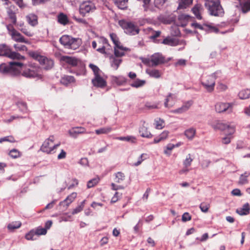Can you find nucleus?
Segmentation results:
<instances>
[{
	"mask_svg": "<svg viewBox=\"0 0 250 250\" xmlns=\"http://www.w3.org/2000/svg\"><path fill=\"white\" fill-rule=\"evenodd\" d=\"M23 64L18 62H11L7 65L2 63L0 65V72L4 74L16 76L19 74Z\"/></svg>",
	"mask_w": 250,
	"mask_h": 250,
	"instance_id": "obj_1",
	"label": "nucleus"
},
{
	"mask_svg": "<svg viewBox=\"0 0 250 250\" xmlns=\"http://www.w3.org/2000/svg\"><path fill=\"white\" fill-rule=\"evenodd\" d=\"M59 41L65 48L73 50L78 48L82 44V40L80 38H74L67 35L62 36Z\"/></svg>",
	"mask_w": 250,
	"mask_h": 250,
	"instance_id": "obj_2",
	"label": "nucleus"
},
{
	"mask_svg": "<svg viewBox=\"0 0 250 250\" xmlns=\"http://www.w3.org/2000/svg\"><path fill=\"white\" fill-rule=\"evenodd\" d=\"M205 5L210 15L214 16L223 15V9L220 5L219 0H206Z\"/></svg>",
	"mask_w": 250,
	"mask_h": 250,
	"instance_id": "obj_3",
	"label": "nucleus"
},
{
	"mask_svg": "<svg viewBox=\"0 0 250 250\" xmlns=\"http://www.w3.org/2000/svg\"><path fill=\"white\" fill-rule=\"evenodd\" d=\"M0 56H6L19 61L25 59L24 56L16 52L11 51L9 47L4 44H0Z\"/></svg>",
	"mask_w": 250,
	"mask_h": 250,
	"instance_id": "obj_4",
	"label": "nucleus"
},
{
	"mask_svg": "<svg viewBox=\"0 0 250 250\" xmlns=\"http://www.w3.org/2000/svg\"><path fill=\"white\" fill-rule=\"evenodd\" d=\"M55 140L54 136L52 135L46 139L43 143L41 147V150L47 154H51L54 153V150L60 146L61 143H59L57 144H54Z\"/></svg>",
	"mask_w": 250,
	"mask_h": 250,
	"instance_id": "obj_5",
	"label": "nucleus"
},
{
	"mask_svg": "<svg viewBox=\"0 0 250 250\" xmlns=\"http://www.w3.org/2000/svg\"><path fill=\"white\" fill-rule=\"evenodd\" d=\"M218 72L205 77L202 81L201 83L208 92H212L214 89L215 80L217 78Z\"/></svg>",
	"mask_w": 250,
	"mask_h": 250,
	"instance_id": "obj_6",
	"label": "nucleus"
},
{
	"mask_svg": "<svg viewBox=\"0 0 250 250\" xmlns=\"http://www.w3.org/2000/svg\"><path fill=\"white\" fill-rule=\"evenodd\" d=\"M119 24L127 34L134 35L139 33V28L133 22L121 20L119 21Z\"/></svg>",
	"mask_w": 250,
	"mask_h": 250,
	"instance_id": "obj_7",
	"label": "nucleus"
},
{
	"mask_svg": "<svg viewBox=\"0 0 250 250\" xmlns=\"http://www.w3.org/2000/svg\"><path fill=\"white\" fill-rule=\"evenodd\" d=\"M144 63L148 64L150 66L155 67L165 62V57L162 54L156 53L153 54L150 59H145Z\"/></svg>",
	"mask_w": 250,
	"mask_h": 250,
	"instance_id": "obj_8",
	"label": "nucleus"
},
{
	"mask_svg": "<svg viewBox=\"0 0 250 250\" xmlns=\"http://www.w3.org/2000/svg\"><path fill=\"white\" fill-rule=\"evenodd\" d=\"M41 69L38 66L31 65L30 67L25 69L22 73V75L28 78H40Z\"/></svg>",
	"mask_w": 250,
	"mask_h": 250,
	"instance_id": "obj_9",
	"label": "nucleus"
},
{
	"mask_svg": "<svg viewBox=\"0 0 250 250\" xmlns=\"http://www.w3.org/2000/svg\"><path fill=\"white\" fill-rule=\"evenodd\" d=\"M96 9L94 4L91 1H85L81 3L79 6L80 14L83 17L86 14L93 12Z\"/></svg>",
	"mask_w": 250,
	"mask_h": 250,
	"instance_id": "obj_10",
	"label": "nucleus"
},
{
	"mask_svg": "<svg viewBox=\"0 0 250 250\" xmlns=\"http://www.w3.org/2000/svg\"><path fill=\"white\" fill-rule=\"evenodd\" d=\"M212 127L215 130H229V135H231L235 132V126L229 124H225L221 121H217L212 125Z\"/></svg>",
	"mask_w": 250,
	"mask_h": 250,
	"instance_id": "obj_11",
	"label": "nucleus"
},
{
	"mask_svg": "<svg viewBox=\"0 0 250 250\" xmlns=\"http://www.w3.org/2000/svg\"><path fill=\"white\" fill-rule=\"evenodd\" d=\"M234 105V103L219 102L215 104V108L216 111L218 113H223L226 111H228L229 113H231Z\"/></svg>",
	"mask_w": 250,
	"mask_h": 250,
	"instance_id": "obj_12",
	"label": "nucleus"
},
{
	"mask_svg": "<svg viewBox=\"0 0 250 250\" xmlns=\"http://www.w3.org/2000/svg\"><path fill=\"white\" fill-rule=\"evenodd\" d=\"M60 60L64 64H66L71 67L77 66L80 62V60L78 58L68 56H62L60 58Z\"/></svg>",
	"mask_w": 250,
	"mask_h": 250,
	"instance_id": "obj_13",
	"label": "nucleus"
},
{
	"mask_svg": "<svg viewBox=\"0 0 250 250\" xmlns=\"http://www.w3.org/2000/svg\"><path fill=\"white\" fill-rule=\"evenodd\" d=\"M92 83L94 86L100 88L105 87L106 83V81L100 75L95 76L92 80Z\"/></svg>",
	"mask_w": 250,
	"mask_h": 250,
	"instance_id": "obj_14",
	"label": "nucleus"
},
{
	"mask_svg": "<svg viewBox=\"0 0 250 250\" xmlns=\"http://www.w3.org/2000/svg\"><path fill=\"white\" fill-rule=\"evenodd\" d=\"M192 104L193 102L192 101H188L185 103L181 107L172 111V112L178 114L183 113L188 110Z\"/></svg>",
	"mask_w": 250,
	"mask_h": 250,
	"instance_id": "obj_15",
	"label": "nucleus"
},
{
	"mask_svg": "<svg viewBox=\"0 0 250 250\" xmlns=\"http://www.w3.org/2000/svg\"><path fill=\"white\" fill-rule=\"evenodd\" d=\"M176 100V96L175 94L169 93L167 97L165 102V106L169 108L172 107Z\"/></svg>",
	"mask_w": 250,
	"mask_h": 250,
	"instance_id": "obj_16",
	"label": "nucleus"
},
{
	"mask_svg": "<svg viewBox=\"0 0 250 250\" xmlns=\"http://www.w3.org/2000/svg\"><path fill=\"white\" fill-rule=\"evenodd\" d=\"M85 133V129L83 127L73 128L68 131L69 135L74 138L77 137L78 135Z\"/></svg>",
	"mask_w": 250,
	"mask_h": 250,
	"instance_id": "obj_17",
	"label": "nucleus"
},
{
	"mask_svg": "<svg viewBox=\"0 0 250 250\" xmlns=\"http://www.w3.org/2000/svg\"><path fill=\"white\" fill-rule=\"evenodd\" d=\"M40 63L43 65V68L46 70L52 68L54 65L53 61L51 59H48L44 56L43 57Z\"/></svg>",
	"mask_w": 250,
	"mask_h": 250,
	"instance_id": "obj_18",
	"label": "nucleus"
},
{
	"mask_svg": "<svg viewBox=\"0 0 250 250\" xmlns=\"http://www.w3.org/2000/svg\"><path fill=\"white\" fill-rule=\"evenodd\" d=\"M12 39L17 42H24L27 43L28 41L26 40L19 32L17 30L11 36Z\"/></svg>",
	"mask_w": 250,
	"mask_h": 250,
	"instance_id": "obj_19",
	"label": "nucleus"
},
{
	"mask_svg": "<svg viewBox=\"0 0 250 250\" xmlns=\"http://www.w3.org/2000/svg\"><path fill=\"white\" fill-rule=\"evenodd\" d=\"M145 124V122L144 121V124L142 126L139 128V133L140 135L142 137L150 138L152 137V135L151 133L148 131L147 127L144 125Z\"/></svg>",
	"mask_w": 250,
	"mask_h": 250,
	"instance_id": "obj_20",
	"label": "nucleus"
},
{
	"mask_svg": "<svg viewBox=\"0 0 250 250\" xmlns=\"http://www.w3.org/2000/svg\"><path fill=\"white\" fill-rule=\"evenodd\" d=\"M250 205L249 203L245 204L242 207L237 208L236 212L240 215H245L250 213Z\"/></svg>",
	"mask_w": 250,
	"mask_h": 250,
	"instance_id": "obj_21",
	"label": "nucleus"
},
{
	"mask_svg": "<svg viewBox=\"0 0 250 250\" xmlns=\"http://www.w3.org/2000/svg\"><path fill=\"white\" fill-rule=\"evenodd\" d=\"M202 10V7L201 5L199 4H196L192 9V12L198 20L202 19V16L201 15V11Z\"/></svg>",
	"mask_w": 250,
	"mask_h": 250,
	"instance_id": "obj_22",
	"label": "nucleus"
},
{
	"mask_svg": "<svg viewBox=\"0 0 250 250\" xmlns=\"http://www.w3.org/2000/svg\"><path fill=\"white\" fill-rule=\"evenodd\" d=\"M27 21L29 24L34 26L38 23V18L35 14H29L26 16Z\"/></svg>",
	"mask_w": 250,
	"mask_h": 250,
	"instance_id": "obj_23",
	"label": "nucleus"
},
{
	"mask_svg": "<svg viewBox=\"0 0 250 250\" xmlns=\"http://www.w3.org/2000/svg\"><path fill=\"white\" fill-rule=\"evenodd\" d=\"M60 82L62 84L68 85L69 84L74 82L75 79L74 77L71 76H64L61 78Z\"/></svg>",
	"mask_w": 250,
	"mask_h": 250,
	"instance_id": "obj_24",
	"label": "nucleus"
},
{
	"mask_svg": "<svg viewBox=\"0 0 250 250\" xmlns=\"http://www.w3.org/2000/svg\"><path fill=\"white\" fill-rule=\"evenodd\" d=\"M146 73L149 75V76L156 79L159 78L161 76L160 71L157 69H147L146 70Z\"/></svg>",
	"mask_w": 250,
	"mask_h": 250,
	"instance_id": "obj_25",
	"label": "nucleus"
},
{
	"mask_svg": "<svg viewBox=\"0 0 250 250\" xmlns=\"http://www.w3.org/2000/svg\"><path fill=\"white\" fill-rule=\"evenodd\" d=\"M58 21L60 23L63 25H65L68 23V20L67 16L62 13H60L58 16Z\"/></svg>",
	"mask_w": 250,
	"mask_h": 250,
	"instance_id": "obj_26",
	"label": "nucleus"
},
{
	"mask_svg": "<svg viewBox=\"0 0 250 250\" xmlns=\"http://www.w3.org/2000/svg\"><path fill=\"white\" fill-rule=\"evenodd\" d=\"M122 62L120 59H117L115 57L112 56L110 58V62L111 66L115 70H117Z\"/></svg>",
	"mask_w": 250,
	"mask_h": 250,
	"instance_id": "obj_27",
	"label": "nucleus"
},
{
	"mask_svg": "<svg viewBox=\"0 0 250 250\" xmlns=\"http://www.w3.org/2000/svg\"><path fill=\"white\" fill-rule=\"evenodd\" d=\"M28 54L30 57L39 61L40 62L44 57L41 55L37 51H30L28 52Z\"/></svg>",
	"mask_w": 250,
	"mask_h": 250,
	"instance_id": "obj_28",
	"label": "nucleus"
},
{
	"mask_svg": "<svg viewBox=\"0 0 250 250\" xmlns=\"http://www.w3.org/2000/svg\"><path fill=\"white\" fill-rule=\"evenodd\" d=\"M241 99H247L250 96V89H246L241 90L238 94Z\"/></svg>",
	"mask_w": 250,
	"mask_h": 250,
	"instance_id": "obj_29",
	"label": "nucleus"
},
{
	"mask_svg": "<svg viewBox=\"0 0 250 250\" xmlns=\"http://www.w3.org/2000/svg\"><path fill=\"white\" fill-rule=\"evenodd\" d=\"M125 179L124 174L121 172H118L115 174V178L114 179L115 182L121 184Z\"/></svg>",
	"mask_w": 250,
	"mask_h": 250,
	"instance_id": "obj_30",
	"label": "nucleus"
},
{
	"mask_svg": "<svg viewBox=\"0 0 250 250\" xmlns=\"http://www.w3.org/2000/svg\"><path fill=\"white\" fill-rule=\"evenodd\" d=\"M128 0H115V3L121 9H125L127 7Z\"/></svg>",
	"mask_w": 250,
	"mask_h": 250,
	"instance_id": "obj_31",
	"label": "nucleus"
},
{
	"mask_svg": "<svg viewBox=\"0 0 250 250\" xmlns=\"http://www.w3.org/2000/svg\"><path fill=\"white\" fill-rule=\"evenodd\" d=\"M193 0H180L178 9H184L192 3Z\"/></svg>",
	"mask_w": 250,
	"mask_h": 250,
	"instance_id": "obj_32",
	"label": "nucleus"
},
{
	"mask_svg": "<svg viewBox=\"0 0 250 250\" xmlns=\"http://www.w3.org/2000/svg\"><path fill=\"white\" fill-rule=\"evenodd\" d=\"M163 44H166V45H168L170 46H175L177 45V42H176L175 39L171 38H166L165 39L163 42H162Z\"/></svg>",
	"mask_w": 250,
	"mask_h": 250,
	"instance_id": "obj_33",
	"label": "nucleus"
},
{
	"mask_svg": "<svg viewBox=\"0 0 250 250\" xmlns=\"http://www.w3.org/2000/svg\"><path fill=\"white\" fill-rule=\"evenodd\" d=\"M169 134L168 131H163L159 136V138H155L154 140V143H158L161 141L164 140L167 138Z\"/></svg>",
	"mask_w": 250,
	"mask_h": 250,
	"instance_id": "obj_34",
	"label": "nucleus"
},
{
	"mask_svg": "<svg viewBox=\"0 0 250 250\" xmlns=\"http://www.w3.org/2000/svg\"><path fill=\"white\" fill-rule=\"evenodd\" d=\"M13 6H11L10 8L7 9V13L9 18L12 20V22L13 24H16L17 21L16 17L15 15V13L13 11L12 9V7Z\"/></svg>",
	"mask_w": 250,
	"mask_h": 250,
	"instance_id": "obj_35",
	"label": "nucleus"
},
{
	"mask_svg": "<svg viewBox=\"0 0 250 250\" xmlns=\"http://www.w3.org/2000/svg\"><path fill=\"white\" fill-rule=\"evenodd\" d=\"M193 160V159L192 158L191 154H188L183 161V165L184 167L188 168L189 167H190Z\"/></svg>",
	"mask_w": 250,
	"mask_h": 250,
	"instance_id": "obj_36",
	"label": "nucleus"
},
{
	"mask_svg": "<svg viewBox=\"0 0 250 250\" xmlns=\"http://www.w3.org/2000/svg\"><path fill=\"white\" fill-rule=\"evenodd\" d=\"M112 130V128L110 126L105 127L101 128L98 129H96L95 130V132L97 135H100L101 134H107L111 132Z\"/></svg>",
	"mask_w": 250,
	"mask_h": 250,
	"instance_id": "obj_37",
	"label": "nucleus"
},
{
	"mask_svg": "<svg viewBox=\"0 0 250 250\" xmlns=\"http://www.w3.org/2000/svg\"><path fill=\"white\" fill-rule=\"evenodd\" d=\"M21 223L19 221L13 222L9 224L7 228L9 230H13L15 229H18L21 226Z\"/></svg>",
	"mask_w": 250,
	"mask_h": 250,
	"instance_id": "obj_38",
	"label": "nucleus"
},
{
	"mask_svg": "<svg viewBox=\"0 0 250 250\" xmlns=\"http://www.w3.org/2000/svg\"><path fill=\"white\" fill-rule=\"evenodd\" d=\"M242 11L244 13L250 11V0H246L242 4Z\"/></svg>",
	"mask_w": 250,
	"mask_h": 250,
	"instance_id": "obj_39",
	"label": "nucleus"
},
{
	"mask_svg": "<svg viewBox=\"0 0 250 250\" xmlns=\"http://www.w3.org/2000/svg\"><path fill=\"white\" fill-rule=\"evenodd\" d=\"M195 132V129L193 128H189L185 131V134L188 138L189 139H192L194 136Z\"/></svg>",
	"mask_w": 250,
	"mask_h": 250,
	"instance_id": "obj_40",
	"label": "nucleus"
},
{
	"mask_svg": "<svg viewBox=\"0 0 250 250\" xmlns=\"http://www.w3.org/2000/svg\"><path fill=\"white\" fill-rule=\"evenodd\" d=\"M249 172H246L244 174L240 176L239 183L241 185H244L248 183L247 177L250 175Z\"/></svg>",
	"mask_w": 250,
	"mask_h": 250,
	"instance_id": "obj_41",
	"label": "nucleus"
},
{
	"mask_svg": "<svg viewBox=\"0 0 250 250\" xmlns=\"http://www.w3.org/2000/svg\"><path fill=\"white\" fill-rule=\"evenodd\" d=\"M175 147V145L172 144H168L165 148L164 153L169 156L171 154V150Z\"/></svg>",
	"mask_w": 250,
	"mask_h": 250,
	"instance_id": "obj_42",
	"label": "nucleus"
},
{
	"mask_svg": "<svg viewBox=\"0 0 250 250\" xmlns=\"http://www.w3.org/2000/svg\"><path fill=\"white\" fill-rule=\"evenodd\" d=\"M155 128L157 129H162L164 127V121L161 119L155 120Z\"/></svg>",
	"mask_w": 250,
	"mask_h": 250,
	"instance_id": "obj_43",
	"label": "nucleus"
},
{
	"mask_svg": "<svg viewBox=\"0 0 250 250\" xmlns=\"http://www.w3.org/2000/svg\"><path fill=\"white\" fill-rule=\"evenodd\" d=\"M84 203H85V200L83 201L81 203V205L78 206L77 208H74L73 210V211L72 212V214H77V213L81 212L83 208Z\"/></svg>",
	"mask_w": 250,
	"mask_h": 250,
	"instance_id": "obj_44",
	"label": "nucleus"
},
{
	"mask_svg": "<svg viewBox=\"0 0 250 250\" xmlns=\"http://www.w3.org/2000/svg\"><path fill=\"white\" fill-rule=\"evenodd\" d=\"M99 179L98 178H94L93 179H91L89 180L87 182V188H91L93 187L95 185H96L99 182Z\"/></svg>",
	"mask_w": 250,
	"mask_h": 250,
	"instance_id": "obj_45",
	"label": "nucleus"
},
{
	"mask_svg": "<svg viewBox=\"0 0 250 250\" xmlns=\"http://www.w3.org/2000/svg\"><path fill=\"white\" fill-rule=\"evenodd\" d=\"M117 139L121 141H130L132 143H135L136 141L135 137L133 136L120 137L117 138Z\"/></svg>",
	"mask_w": 250,
	"mask_h": 250,
	"instance_id": "obj_46",
	"label": "nucleus"
},
{
	"mask_svg": "<svg viewBox=\"0 0 250 250\" xmlns=\"http://www.w3.org/2000/svg\"><path fill=\"white\" fill-rule=\"evenodd\" d=\"M36 235L35 234L34 230L30 231L28 233L25 235V238L28 240H34L37 239Z\"/></svg>",
	"mask_w": 250,
	"mask_h": 250,
	"instance_id": "obj_47",
	"label": "nucleus"
},
{
	"mask_svg": "<svg viewBox=\"0 0 250 250\" xmlns=\"http://www.w3.org/2000/svg\"><path fill=\"white\" fill-rule=\"evenodd\" d=\"M146 82L144 80H137L134 82L131 85L134 87H139L143 86L145 83Z\"/></svg>",
	"mask_w": 250,
	"mask_h": 250,
	"instance_id": "obj_48",
	"label": "nucleus"
},
{
	"mask_svg": "<svg viewBox=\"0 0 250 250\" xmlns=\"http://www.w3.org/2000/svg\"><path fill=\"white\" fill-rule=\"evenodd\" d=\"M9 155L13 158H17L21 156V153L17 149H13L10 151Z\"/></svg>",
	"mask_w": 250,
	"mask_h": 250,
	"instance_id": "obj_49",
	"label": "nucleus"
},
{
	"mask_svg": "<svg viewBox=\"0 0 250 250\" xmlns=\"http://www.w3.org/2000/svg\"><path fill=\"white\" fill-rule=\"evenodd\" d=\"M34 232L35 235L38 236L41 235H45L47 232V230L44 228H38L34 231Z\"/></svg>",
	"mask_w": 250,
	"mask_h": 250,
	"instance_id": "obj_50",
	"label": "nucleus"
},
{
	"mask_svg": "<svg viewBox=\"0 0 250 250\" xmlns=\"http://www.w3.org/2000/svg\"><path fill=\"white\" fill-rule=\"evenodd\" d=\"M14 47L17 51H25L27 50V47L24 45L15 44Z\"/></svg>",
	"mask_w": 250,
	"mask_h": 250,
	"instance_id": "obj_51",
	"label": "nucleus"
},
{
	"mask_svg": "<svg viewBox=\"0 0 250 250\" xmlns=\"http://www.w3.org/2000/svg\"><path fill=\"white\" fill-rule=\"evenodd\" d=\"M209 204L207 203H202L200 205V208L202 211L207 212L209 208Z\"/></svg>",
	"mask_w": 250,
	"mask_h": 250,
	"instance_id": "obj_52",
	"label": "nucleus"
},
{
	"mask_svg": "<svg viewBox=\"0 0 250 250\" xmlns=\"http://www.w3.org/2000/svg\"><path fill=\"white\" fill-rule=\"evenodd\" d=\"M89 66L93 71L95 76L100 75L99 73L100 70L96 65L93 64H90Z\"/></svg>",
	"mask_w": 250,
	"mask_h": 250,
	"instance_id": "obj_53",
	"label": "nucleus"
},
{
	"mask_svg": "<svg viewBox=\"0 0 250 250\" xmlns=\"http://www.w3.org/2000/svg\"><path fill=\"white\" fill-rule=\"evenodd\" d=\"M110 37L115 45H117V43L120 42L119 39L116 34L113 33H110Z\"/></svg>",
	"mask_w": 250,
	"mask_h": 250,
	"instance_id": "obj_54",
	"label": "nucleus"
},
{
	"mask_svg": "<svg viewBox=\"0 0 250 250\" xmlns=\"http://www.w3.org/2000/svg\"><path fill=\"white\" fill-rule=\"evenodd\" d=\"M161 33V32L160 31H154L150 37V39L153 40L154 42H157L156 39L160 36Z\"/></svg>",
	"mask_w": 250,
	"mask_h": 250,
	"instance_id": "obj_55",
	"label": "nucleus"
},
{
	"mask_svg": "<svg viewBox=\"0 0 250 250\" xmlns=\"http://www.w3.org/2000/svg\"><path fill=\"white\" fill-rule=\"evenodd\" d=\"M117 48L119 50L123 51L124 52L130 51V49H129L128 48H127L126 47L123 46L121 44L120 42H119L118 43H117V45H115L114 46V48Z\"/></svg>",
	"mask_w": 250,
	"mask_h": 250,
	"instance_id": "obj_56",
	"label": "nucleus"
},
{
	"mask_svg": "<svg viewBox=\"0 0 250 250\" xmlns=\"http://www.w3.org/2000/svg\"><path fill=\"white\" fill-rule=\"evenodd\" d=\"M4 141H7L10 142H15V140L14 138L12 136H6L1 138H0V143H2Z\"/></svg>",
	"mask_w": 250,
	"mask_h": 250,
	"instance_id": "obj_57",
	"label": "nucleus"
},
{
	"mask_svg": "<svg viewBox=\"0 0 250 250\" xmlns=\"http://www.w3.org/2000/svg\"><path fill=\"white\" fill-rule=\"evenodd\" d=\"M191 219V216L188 212L184 213L182 217V220L183 222H185L190 220Z\"/></svg>",
	"mask_w": 250,
	"mask_h": 250,
	"instance_id": "obj_58",
	"label": "nucleus"
},
{
	"mask_svg": "<svg viewBox=\"0 0 250 250\" xmlns=\"http://www.w3.org/2000/svg\"><path fill=\"white\" fill-rule=\"evenodd\" d=\"M114 54L117 57H121L125 55V52L120 50L117 48H114Z\"/></svg>",
	"mask_w": 250,
	"mask_h": 250,
	"instance_id": "obj_59",
	"label": "nucleus"
},
{
	"mask_svg": "<svg viewBox=\"0 0 250 250\" xmlns=\"http://www.w3.org/2000/svg\"><path fill=\"white\" fill-rule=\"evenodd\" d=\"M190 19V16L188 15L181 14L178 16V19L180 21H188Z\"/></svg>",
	"mask_w": 250,
	"mask_h": 250,
	"instance_id": "obj_60",
	"label": "nucleus"
},
{
	"mask_svg": "<svg viewBox=\"0 0 250 250\" xmlns=\"http://www.w3.org/2000/svg\"><path fill=\"white\" fill-rule=\"evenodd\" d=\"M20 30L23 33H24L25 35H26V36H27L28 37H32L33 35V33L32 32H31L30 31H29L28 29H27L25 27L21 28V29H20Z\"/></svg>",
	"mask_w": 250,
	"mask_h": 250,
	"instance_id": "obj_61",
	"label": "nucleus"
},
{
	"mask_svg": "<svg viewBox=\"0 0 250 250\" xmlns=\"http://www.w3.org/2000/svg\"><path fill=\"white\" fill-rule=\"evenodd\" d=\"M6 28L10 36H11L16 31L11 24L7 25Z\"/></svg>",
	"mask_w": 250,
	"mask_h": 250,
	"instance_id": "obj_62",
	"label": "nucleus"
},
{
	"mask_svg": "<svg viewBox=\"0 0 250 250\" xmlns=\"http://www.w3.org/2000/svg\"><path fill=\"white\" fill-rule=\"evenodd\" d=\"M77 197V193L73 192L66 198L67 200H69V202H72Z\"/></svg>",
	"mask_w": 250,
	"mask_h": 250,
	"instance_id": "obj_63",
	"label": "nucleus"
},
{
	"mask_svg": "<svg viewBox=\"0 0 250 250\" xmlns=\"http://www.w3.org/2000/svg\"><path fill=\"white\" fill-rule=\"evenodd\" d=\"M217 88L220 91H224L227 89L228 87L226 85L222 83H219Z\"/></svg>",
	"mask_w": 250,
	"mask_h": 250,
	"instance_id": "obj_64",
	"label": "nucleus"
}]
</instances>
